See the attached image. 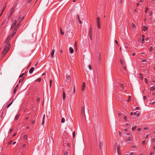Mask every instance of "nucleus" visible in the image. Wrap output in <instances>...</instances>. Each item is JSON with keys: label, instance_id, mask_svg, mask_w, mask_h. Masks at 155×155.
<instances>
[{"label": "nucleus", "instance_id": "obj_2", "mask_svg": "<svg viewBox=\"0 0 155 155\" xmlns=\"http://www.w3.org/2000/svg\"><path fill=\"white\" fill-rule=\"evenodd\" d=\"M16 8V6L15 5H14L12 8L11 9V10L10 11V14L8 15V18H9L11 16V15L12 14L14 10L15 9V8Z\"/></svg>", "mask_w": 155, "mask_h": 155}, {"label": "nucleus", "instance_id": "obj_57", "mask_svg": "<svg viewBox=\"0 0 155 155\" xmlns=\"http://www.w3.org/2000/svg\"><path fill=\"white\" fill-rule=\"evenodd\" d=\"M12 142V140H11L8 143V144H10Z\"/></svg>", "mask_w": 155, "mask_h": 155}, {"label": "nucleus", "instance_id": "obj_30", "mask_svg": "<svg viewBox=\"0 0 155 155\" xmlns=\"http://www.w3.org/2000/svg\"><path fill=\"white\" fill-rule=\"evenodd\" d=\"M130 100H131V96H129V98L128 100H127V102H129Z\"/></svg>", "mask_w": 155, "mask_h": 155}, {"label": "nucleus", "instance_id": "obj_54", "mask_svg": "<svg viewBox=\"0 0 155 155\" xmlns=\"http://www.w3.org/2000/svg\"><path fill=\"white\" fill-rule=\"evenodd\" d=\"M149 136V134H147L146 136V138H147V137H148Z\"/></svg>", "mask_w": 155, "mask_h": 155}, {"label": "nucleus", "instance_id": "obj_9", "mask_svg": "<svg viewBox=\"0 0 155 155\" xmlns=\"http://www.w3.org/2000/svg\"><path fill=\"white\" fill-rule=\"evenodd\" d=\"M17 29H15L14 31H13V33L12 34V37H13L14 35L15 34L16 32V31H17Z\"/></svg>", "mask_w": 155, "mask_h": 155}, {"label": "nucleus", "instance_id": "obj_15", "mask_svg": "<svg viewBox=\"0 0 155 155\" xmlns=\"http://www.w3.org/2000/svg\"><path fill=\"white\" fill-rule=\"evenodd\" d=\"M120 63L121 64L122 66H124L123 61L121 59H120Z\"/></svg>", "mask_w": 155, "mask_h": 155}, {"label": "nucleus", "instance_id": "obj_50", "mask_svg": "<svg viewBox=\"0 0 155 155\" xmlns=\"http://www.w3.org/2000/svg\"><path fill=\"white\" fill-rule=\"evenodd\" d=\"M124 119L125 120H126V118H127V117H126V116H124Z\"/></svg>", "mask_w": 155, "mask_h": 155}, {"label": "nucleus", "instance_id": "obj_27", "mask_svg": "<svg viewBox=\"0 0 155 155\" xmlns=\"http://www.w3.org/2000/svg\"><path fill=\"white\" fill-rule=\"evenodd\" d=\"M24 77H23V78L22 79H20L19 81L18 84L20 83L21 81H23V80L24 79Z\"/></svg>", "mask_w": 155, "mask_h": 155}, {"label": "nucleus", "instance_id": "obj_42", "mask_svg": "<svg viewBox=\"0 0 155 155\" xmlns=\"http://www.w3.org/2000/svg\"><path fill=\"white\" fill-rule=\"evenodd\" d=\"M123 68H124V69L125 70V71H127V69H126V67L125 66H124L123 67Z\"/></svg>", "mask_w": 155, "mask_h": 155}, {"label": "nucleus", "instance_id": "obj_10", "mask_svg": "<svg viewBox=\"0 0 155 155\" xmlns=\"http://www.w3.org/2000/svg\"><path fill=\"white\" fill-rule=\"evenodd\" d=\"M81 111H82V114L84 115V114H85V113H84V107H82V109H81Z\"/></svg>", "mask_w": 155, "mask_h": 155}, {"label": "nucleus", "instance_id": "obj_12", "mask_svg": "<svg viewBox=\"0 0 155 155\" xmlns=\"http://www.w3.org/2000/svg\"><path fill=\"white\" fill-rule=\"evenodd\" d=\"M89 35H92V31H91V28L90 27L89 30Z\"/></svg>", "mask_w": 155, "mask_h": 155}, {"label": "nucleus", "instance_id": "obj_63", "mask_svg": "<svg viewBox=\"0 0 155 155\" xmlns=\"http://www.w3.org/2000/svg\"><path fill=\"white\" fill-rule=\"evenodd\" d=\"M136 147V146L134 145L132 147L134 148H135Z\"/></svg>", "mask_w": 155, "mask_h": 155}, {"label": "nucleus", "instance_id": "obj_38", "mask_svg": "<svg viewBox=\"0 0 155 155\" xmlns=\"http://www.w3.org/2000/svg\"><path fill=\"white\" fill-rule=\"evenodd\" d=\"M51 83H52V80H50V87H51Z\"/></svg>", "mask_w": 155, "mask_h": 155}, {"label": "nucleus", "instance_id": "obj_3", "mask_svg": "<svg viewBox=\"0 0 155 155\" xmlns=\"http://www.w3.org/2000/svg\"><path fill=\"white\" fill-rule=\"evenodd\" d=\"M71 80L70 75L67 74L66 75V81L68 82H70Z\"/></svg>", "mask_w": 155, "mask_h": 155}, {"label": "nucleus", "instance_id": "obj_34", "mask_svg": "<svg viewBox=\"0 0 155 155\" xmlns=\"http://www.w3.org/2000/svg\"><path fill=\"white\" fill-rule=\"evenodd\" d=\"M24 138L25 139H27L28 138V137H27V135H25L24 136Z\"/></svg>", "mask_w": 155, "mask_h": 155}, {"label": "nucleus", "instance_id": "obj_58", "mask_svg": "<svg viewBox=\"0 0 155 155\" xmlns=\"http://www.w3.org/2000/svg\"><path fill=\"white\" fill-rule=\"evenodd\" d=\"M130 124H128V123H127V124H126V126H129L130 125Z\"/></svg>", "mask_w": 155, "mask_h": 155}, {"label": "nucleus", "instance_id": "obj_55", "mask_svg": "<svg viewBox=\"0 0 155 155\" xmlns=\"http://www.w3.org/2000/svg\"><path fill=\"white\" fill-rule=\"evenodd\" d=\"M21 15L19 16L18 18V20H19V19L21 18Z\"/></svg>", "mask_w": 155, "mask_h": 155}, {"label": "nucleus", "instance_id": "obj_7", "mask_svg": "<svg viewBox=\"0 0 155 155\" xmlns=\"http://www.w3.org/2000/svg\"><path fill=\"white\" fill-rule=\"evenodd\" d=\"M66 97V94L65 92L64 91H63V101H64Z\"/></svg>", "mask_w": 155, "mask_h": 155}, {"label": "nucleus", "instance_id": "obj_32", "mask_svg": "<svg viewBox=\"0 0 155 155\" xmlns=\"http://www.w3.org/2000/svg\"><path fill=\"white\" fill-rule=\"evenodd\" d=\"M155 87H154V86H153L152 87H151V90L153 91L155 90Z\"/></svg>", "mask_w": 155, "mask_h": 155}, {"label": "nucleus", "instance_id": "obj_29", "mask_svg": "<svg viewBox=\"0 0 155 155\" xmlns=\"http://www.w3.org/2000/svg\"><path fill=\"white\" fill-rule=\"evenodd\" d=\"M132 27L134 28H136V26L133 23H132Z\"/></svg>", "mask_w": 155, "mask_h": 155}, {"label": "nucleus", "instance_id": "obj_21", "mask_svg": "<svg viewBox=\"0 0 155 155\" xmlns=\"http://www.w3.org/2000/svg\"><path fill=\"white\" fill-rule=\"evenodd\" d=\"M142 37H143V38H142V43H143V42L144 41L145 36L144 35H142Z\"/></svg>", "mask_w": 155, "mask_h": 155}, {"label": "nucleus", "instance_id": "obj_25", "mask_svg": "<svg viewBox=\"0 0 155 155\" xmlns=\"http://www.w3.org/2000/svg\"><path fill=\"white\" fill-rule=\"evenodd\" d=\"M131 138H130V137H128L127 140H125V141H131Z\"/></svg>", "mask_w": 155, "mask_h": 155}, {"label": "nucleus", "instance_id": "obj_60", "mask_svg": "<svg viewBox=\"0 0 155 155\" xmlns=\"http://www.w3.org/2000/svg\"><path fill=\"white\" fill-rule=\"evenodd\" d=\"M142 61L143 62H145L146 61V60H145V59H143V60Z\"/></svg>", "mask_w": 155, "mask_h": 155}, {"label": "nucleus", "instance_id": "obj_53", "mask_svg": "<svg viewBox=\"0 0 155 155\" xmlns=\"http://www.w3.org/2000/svg\"><path fill=\"white\" fill-rule=\"evenodd\" d=\"M12 131V129H10L9 130V133L11 132Z\"/></svg>", "mask_w": 155, "mask_h": 155}, {"label": "nucleus", "instance_id": "obj_23", "mask_svg": "<svg viewBox=\"0 0 155 155\" xmlns=\"http://www.w3.org/2000/svg\"><path fill=\"white\" fill-rule=\"evenodd\" d=\"M18 88H17V87L15 88V89H14V94H15V93L16 92V91L18 90Z\"/></svg>", "mask_w": 155, "mask_h": 155}, {"label": "nucleus", "instance_id": "obj_59", "mask_svg": "<svg viewBox=\"0 0 155 155\" xmlns=\"http://www.w3.org/2000/svg\"><path fill=\"white\" fill-rule=\"evenodd\" d=\"M133 154H134V153L133 152H131L130 154V155H133Z\"/></svg>", "mask_w": 155, "mask_h": 155}, {"label": "nucleus", "instance_id": "obj_31", "mask_svg": "<svg viewBox=\"0 0 155 155\" xmlns=\"http://www.w3.org/2000/svg\"><path fill=\"white\" fill-rule=\"evenodd\" d=\"M73 138H74L75 136V133L74 131L73 132Z\"/></svg>", "mask_w": 155, "mask_h": 155}, {"label": "nucleus", "instance_id": "obj_45", "mask_svg": "<svg viewBox=\"0 0 155 155\" xmlns=\"http://www.w3.org/2000/svg\"><path fill=\"white\" fill-rule=\"evenodd\" d=\"M150 51H152V47H151L150 49Z\"/></svg>", "mask_w": 155, "mask_h": 155}, {"label": "nucleus", "instance_id": "obj_64", "mask_svg": "<svg viewBox=\"0 0 155 155\" xmlns=\"http://www.w3.org/2000/svg\"><path fill=\"white\" fill-rule=\"evenodd\" d=\"M40 100V98H38V99H37V101H39Z\"/></svg>", "mask_w": 155, "mask_h": 155}, {"label": "nucleus", "instance_id": "obj_44", "mask_svg": "<svg viewBox=\"0 0 155 155\" xmlns=\"http://www.w3.org/2000/svg\"><path fill=\"white\" fill-rule=\"evenodd\" d=\"M12 102H11L10 104H9L8 105V106H7V107H9V106L11 105V104H12Z\"/></svg>", "mask_w": 155, "mask_h": 155}, {"label": "nucleus", "instance_id": "obj_13", "mask_svg": "<svg viewBox=\"0 0 155 155\" xmlns=\"http://www.w3.org/2000/svg\"><path fill=\"white\" fill-rule=\"evenodd\" d=\"M60 32L61 34V35H64V32L63 31V30H62V29L61 28H60Z\"/></svg>", "mask_w": 155, "mask_h": 155}, {"label": "nucleus", "instance_id": "obj_17", "mask_svg": "<svg viewBox=\"0 0 155 155\" xmlns=\"http://www.w3.org/2000/svg\"><path fill=\"white\" fill-rule=\"evenodd\" d=\"M97 26H98V28H101V23H100V22L97 23Z\"/></svg>", "mask_w": 155, "mask_h": 155}, {"label": "nucleus", "instance_id": "obj_24", "mask_svg": "<svg viewBox=\"0 0 155 155\" xmlns=\"http://www.w3.org/2000/svg\"><path fill=\"white\" fill-rule=\"evenodd\" d=\"M41 78H38L36 80V81H38V82H40L41 81Z\"/></svg>", "mask_w": 155, "mask_h": 155}, {"label": "nucleus", "instance_id": "obj_22", "mask_svg": "<svg viewBox=\"0 0 155 155\" xmlns=\"http://www.w3.org/2000/svg\"><path fill=\"white\" fill-rule=\"evenodd\" d=\"M19 117V115H17L16 116V117H15V120H17L18 119Z\"/></svg>", "mask_w": 155, "mask_h": 155}, {"label": "nucleus", "instance_id": "obj_26", "mask_svg": "<svg viewBox=\"0 0 155 155\" xmlns=\"http://www.w3.org/2000/svg\"><path fill=\"white\" fill-rule=\"evenodd\" d=\"M85 86H82V91H84V90H85Z\"/></svg>", "mask_w": 155, "mask_h": 155}, {"label": "nucleus", "instance_id": "obj_62", "mask_svg": "<svg viewBox=\"0 0 155 155\" xmlns=\"http://www.w3.org/2000/svg\"><path fill=\"white\" fill-rule=\"evenodd\" d=\"M114 41H115L116 42V43L117 44V45H118L117 41L115 40H114Z\"/></svg>", "mask_w": 155, "mask_h": 155}, {"label": "nucleus", "instance_id": "obj_28", "mask_svg": "<svg viewBox=\"0 0 155 155\" xmlns=\"http://www.w3.org/2000/svg\"><path fill=\"white\" fill-rule=\"evenodd\" d=\"M25 74L24 73H22V74H21L20 76H19V78H21L24 75H25Z\"/></svg>", "mask_w": 155, "mask_h": 155}, {"label": "nucleus", "instance_id": "obj_14", "mask_svg": "<svg viewBox=\"0 0 155 155\" xmlns=\"http://www.w3.org/2000/svg\"><path fill=\"white\" fill-rule=\"evenodd\" d=\"M77 17L79 21V23L80 24H81L82 23V22L80 20V18L79 17V16L78 15H77Z\"/></svg>", "mask_w": 155, "mask_h": 155}, {"label": "nucleus", "instance_id": "obj_41", "mask_svg": "<svg viewBox=\"0 0 155 155\" xmlns=\"http://www.w3.org/2000/svg\"><path fill=\"white\" fill-rule=\"evenodd\" d=\"M45 122L44 121V120L43 119H42V125H43L44 124Z\"/></svg>", "mask_w": 155, "mask_h": 155}, {"label": "nucleus", "instance_id": "obj_37", "mask_svg": "<svg viewBox=\"0 0 155 155\" xmlns=\"http://www.w3.org/2000/svg\"><path fill=\"white\" fill-rule=\"evenodd\" d=\"M148 10V8L147 7L146 8L145 12L146 13Z\"/></svg>", "mask_w": 155, "mask_h": 155}, {"label": "nucleus", "instance_id": "obj_46", "mask_svg": "<svg viewBox=\"0 0 155 155\" xmlns=\"http://www.w3.org/2000/svg\"><path fill=\"white\" fill-rule=\"evenodd\" d=\"M64 153L65 155H66L68 153L67 151H65L64 152Z\"/></svg>", "mask_w": 155, "mask_h": 155}, {"label": "nucleus", "instance_id": "obj_49", "mask_svg": "<svg viewBox=\"0 0 155 155\" xmlns=\"http://www.w3.org/2000/svg\"><path fill=\"white\" fill-rule=\"evenodd\" d=\"M91 65H89V68L91 70Z\"/></svg>", "mask_w": 155, "mask_h": 155}, {"label": "nucleus", "instance_id": "obj_18", "mask_svg": "<svg viewBox=\"0 0 155 155\" xmlns=\"http://www.w3.org/2000/svg\"><path fill=\"white\" fill-rule=\"evenodd\" d=\"M103 146V142H101V141L100 142V149H101L102 147Z\"/></svg>", "mask_w": 155, "mask_h": 155}, {"label": "nucleus", "instance_id": "obj_61", "mask_svg": "<svg viewBox=\"0 0 155 155\" xmlns=\"http://www.w3.org/2000/svg\"><path fill=\"white\" fill-rule=\"evenodd\" d=\"M82 86H85V83L84 82L83 83V84L82 85Z\"/></svg>", "mask_w": 155, "mask_h": 155}, {"label": "nucleus", "instance_id": "obj_8", "mask_svg": "<svg viewBox=\"0 0 155 155\" xmlns=\"http://www.w3.org/2000/svg\"><path fill=\"white\" fill-rule=\"evenodd\" d=\"M142 29L143 31H145L147 29V27L144 25L143 26Z\"/></svg>", "mask_w": 155, "mask_h": 155}, {"label": "nucleus", "instance_id": "obj_1", "mask_svg": "<svg viewBox=\"0 0 155 155\" xmlns=\"http://www.w3.org/2000/svg\"><path fill=\"white\" fill-rule=\"evenodd\" d=\"M10 47V45L9 44H8L4 48L2 54H4L3 56L5 55L9 50Z\"/></svg>", "mask_w": 155, "mask_h": 155}, {"label": "nucleus", "instance_id": "obj_20", "mask_svg": "<svg viewBox=\"0 0 155 155\" xmlns=\"http://www.w3.org/2000/svg\"><path fill=\"white\" fill-rule=\"evenodd\" d=\"M20 25V23H18L17 24V25H16V27L15 28V29H17V28H18L19 25Z\"/></svg>", "mask_w": 155, "mask_h": 155}, {"label": "nucleus", "instance_id": "obj_11", "mask_svg": "<svg viewBox=\"0 0 155 155\" xmlns=\"http://www.w3.org/2000/svg\"><path fill=\"white\" fill-rule=\"evenodd\" d=\"M54 50H53L51 52V57L52 58H54L53 55H54Z\"/></svg>", "mask_w": 155, "mask_h": 155}, {"label": "nucleus", "instance_id": "obj_52", "mask_svg": "<svg viewBox=\"0 0 155 155\" xmlns=\"http://www.w3.org/2000/svg\"><path fill=\"white\" fill-rule=\"evenodd\" d=\"M145 81H146V82L147 83H148V82H147V79L146 78H145Z\"/></svg>", "mask_w": 155, "mask_h": 155}, {"label": "nucleus", "instance_id": "obj_19", "mask_svg": "<svg viewBox=\"0 0 155 155\" xmlns=\"http://www.w3.org/2000/svg\"><path fill=\"white\" fill-rule=\"evenodd\" d=\"M97 23L100 22V18L99 17H98L97 18Z\"/></svg>", "mask_w": 155, "mask_h": 155}, {"label": "nucleus", "instance_id": "obj_51", "mask_svg": "<svg viewBox=\"0 0 155 155\" xmlns=\"http://www.w3.org/2000/svg\"><path fill=\"white\" fill-rule=\"evenodd\" d=\"M24 16H23V17H22L21 18V21H22L23 20V19H24Z\"/></svg>", "mask_w": 155, "mask_h": 155}, {"label": "nucleus", "instance_id": "obj_5", "mask_svg": "<svg viewBox=\"0 0 155 155\" xmlns=\"http://www.w3.org/2000/svg\"><path fill=\"white\" fill-rule=\"evenodd\" d=\"M69 51L70 54H72L74 51V49L71 47H70L69 48Z\"/></svg>", "mask_w": 155, "mask_h": 155}, {"label": "nucleus", "instance_id": "obj_48", "mask_svg": "<svg viewBox=\"0 0 155 155\" xmlns=\"http://www.w3.org/2000/svg\"><path fill=\"white\" fill-rule=\"evenodd\" d=\"M152 141L153 143L155 142V138H153L152 139Z\"/></svg>", "mask_w": 155, "mask_h": 155}, {"label": "nucleus", "instance_id": "obj_33", "mask_svg": "<svg viewBox=\"0 0 155 155\" xmlns=\"http://www.w3.org/2000/svg\"><path fill=\"white\" fill-rule=\"evenodd\" d=\"M75 86H74V91H73V94H74V93L75 92Z\"/></svg>", "mask_w": 155, "mask_h": 155}, {"label": "nucleus", "instance_id": "obj_43", "mask_svg": "<svg viewBox=\"0 0 155 155\" xmlns=\"http://www.w3.org/2000/svg\"><path fill=\"white\" fill-rule=\"evenodd\" d=\"M120 149V147L119 146H118L117 149V151L118 153H119V150Z\"/></svg>", "mask_w": 155, "mask_h": 155}, {"label": "nucleus", "instance_id": "obj_47", "mask_svg": "<svg viewBox=\"0 0 155 155\" xmlns=\"http://www.w3.org/2000/svg\"><path fill=\"white\" fill-rule=\"evenodd\" d=\"M120 86L121 87H122V88H123L124 87H123V85L122 84H120Z\"/></svg>", "mask_w": 155, "mask_h": 155}, {"label": "nucleus", "instance_id": "obj_6", "mask_svg": "<svg viewBox=\"0 0 155 155\" xmlns=\"http://www.w3.org/2000/svg\"><path fill=\"white\" fill-rule=\"evenodd\" d=\"M34 69H35V68L34 67H32L29 70V73L30 74L32 73L33 71L34 70Z\"/></svg>", "mask_w": 155, "mask_h": 155}, {"label": "nucleus", "instance_id": "obj_56", "mask_svg": "<svg viewBox=\"0 0 155 155\" xmlns=\"http://www.w3.org/2000/svg\"><path fill=\"white\" fill-rule=\"evenodd\" d=\"M149 14L150 15H151L152 14V12H150L149 13Z\"/></svg>", "mask_w": 155, "mask_h": 155}, {"label": "nucleus", "instance_id": "obj_36", "mask_svg": "<svg viewBox=\"0 0 155 155\" xmlns=\"http://www.w3.org/2000/svg\"><path fill=\"white\" fill-rule=\"evenodd\" d=\"M140 78L141 80H142L143 79V77L142 76L141 74H140Z\"/></svg>", "mask_w": 155, "mask_h": 155}, {"label": "nucleus", "instance_id": "obj_35", "mask_svg": "<svg viewBox=\"0 0 155 155\" xmlns=\"http://www.w3.org/2000/svg\"><path fill=\"white\" fill-rule=\"evenodd\" d=\"M136 126H135L134 127H132V130H134L136 128Z\"/></svg>", "mask_w": 155, "mask_h": 155}, {"label": "nucleus", "instance_id": "obj_16", "mask_svg": "<svg viewBox=\"0 0 155 155\" xmlns=\"http://www.w3.org/2000/svg\"><path fill=\"white\" fill-rule=\"evenodd\" d=\"M65 119L64 118H62L61 119V122L62 123H64L65 122Z\"/></svg>", "mask_w": 155, "mask_h": 155}, {"label": "nucleus", "instance_id": "obj_40", "mask_svg": "<svg viewBox=\"0 0 155 155\" xmlns=\"http://www.w3.org/2000/svg\"><path fill=\"white\" fill-rule=\"evenodd\" d=\"M145 143V140L143 141L142 142V143L143 145H144Z\"/></svg>", "mask_w": 155, "mask_h": 155}, {"label": "nucleus", "instance_id": "obj_39", "mask_svg": "<svg viewBox=\"0 0 155 155\" xmlns=\"http://www.w3.org/2000/svg\"><path fill=\"white\" fill-rule=\"evenodd\" d=\"M5 22H6V20H4L2 22V25H4L5 23Z\"/></svg>", "mask_w": 155, "mask_h": 155}, {"label": "nucleus", "instance_id": "obj_4", "mask_svg": "<svg viewBox=\"0 0 155 155\" xmlns=\"http://www.w3.org/2000/svg\"><path fill=\"white\" fill-rule=\"evenodd\" d=\"M17 20H15L14 21L13 23L11 28V29H12L15 26L16 24L17 23Z\"/></svg>", "mask_w": 155, "mask_h": 155}]
</instances>
